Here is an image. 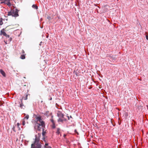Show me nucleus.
Listing matches in <instances>:
<instances>
[{"label": "nucleus", "instance_id": "nucleus-1", "mask_svg": "<svg viewBox=\"0 0 148 148\" xmlns=\"http://www.w3.org/2000/svg\"><path fill=\"white\" fill-rule=\"evenodd\" d=\"M35 119L36 120V121L34 128L38 131H40L41 129L40 126H41L43 128L45 127V123L41 119V117L40 116H36L35 117Z\"/></svg>", "mask_w": 148, "mask_h": 148}, {"label": "nucleus", "instance_id": "nucleus-2", "mask_svg": "<svg viewBox=\"0 0 148 148\" xmlns=\"http://www.w3.org/2000/svg\"><path fill=\"white\" fill-rule=\"evenodd\" d=\"M40 134H38V137L36 136L34 143L31 145V148H41L42 145L40 144V142L39 141L40 137Z\"/></svg>", "mask_w": 148, "mask_h": 148}, {"label": "nucleus", "instance_id": "nucleus-3", "mask_svg": "<svg viewBox=\"0 0 148 148\" xmlns=\"http://www.w3.org/2000/svg\"><path fill=\"white\" fill-rule=\"evenodd\" d=\"M19 10L15 8H13L12 10L8 12V16L12 15L13 16L16 17L18 16V12Z\"/></svg>", "mask_w": 148, "mask_h": 148}, {"label": "nucleus", "instance_id": "nucleus-4", "mask_svg": "<svg viewBox=\"0 0 148 148\" xmlns=\"http://www.w3.org/2000/svg\"><path fill=\"white\" fill-rule=\"evenodd\" d=\"M57 116L59 118L58 120V122H62L66 121V119L64 118V115L62 113L60 112H58L57 113Z\"/></svg>", "mask_w": 148, "mask_h": 148}, {"label": "nucleus", "instance_id": "nucleus-5", "mask_svg": "<svg viewBox=\"0 0 148 148\" xmlns=\"http://www.w3.org/2000/svg\"><path fill=\"white\" fill-rule=\"evenodd\" d=\"M0 35H3L4 36H5L6 37L9 38V36L8 35H7L6 33L2 31V30H1V33H0Z\"/></svg>", "mask_w": 148, "mask_h": 148}, {"label": "nucleus", "instance_id": "nucleus-6", "mask_svg": "<svg viewBox=\"0 0 148 148\" xmlns=\"http://www.w3.org/2000/svg\"><path fill=\"white\" fill-rule=\"evenodd\" d=\"M21 103H20V107L22 109H24L25 108V107L24 106V104H23V100L22 99H21Z\"/></svg>", "mask_w": 148, "mask_h": 148}, {"label": "nucleus", "instance_id": "nucleus-7", "mask_svg": "<svg viewBox=\"0 0 148 148\" xmlns=\"http://www.w3.org/2000/svg\"><path fill=\"white\" fill-rule=\"evenodd\" d=\"M10 0H7L5 2V3L4 4H7L9 6H10L11 5V3L9 1Z\"/></svg>", "mask_w": 148, "mask_h": 148}, {"label": "nucleus", "instance_id": "nucleus-8", "mask_svg": "<svg viewBox=\"0 0 148 148\" xmlns=\"http://www.w3.org/2000/svg\"><path fill=\"white\" fill-rule=\"evenodd\" d=\"M0 72L3 75V76L5 77V73L3 70H2L1 69L0 70Z\"/></svg>", "mask_w": 148, "mask_h": 148}, {"label": "nucleus", "instance_id": "nucleus-9", "mask_svg": "<svg viewBox=\"0 0 148 148\" xmlns=\"http://www.w3.org/2000/svg\"><path fill=\"white\" fill-rule=\"evenodd\" d=\"M32 7L33 8L36 10H37L38 9V6L35 5L34 4L32 5Z\"/></svg>", "mask_w": 148, "mask_h": 148}, {"label": "nucleus", "instance_id": "nucleus-10", "mask_svg": "<svg viewBox=\"0 0 148 148\" xmlns=\"http://www.w3.org/2000/svg\"><path fill=\"white\" fill-rule=\"evenodd\" d=\"M60 129L59 128H58L57 129V131L56 132V133L57 134L59 135L60 133Z\"/></svg>", "mask_w": 148, "mask_h": 148}, {"label": "nucleus", "instance_id": "nucleus-11", "mask_svg": "<svg viewBox=\"0 0 148 148\" xmlns=\"http://www.w3.org/2000/svg\"><path fill=\"white\" fill-rule=\"evenodd\" d=\"M25 56L24 54L21 55L20 56V58L22 59H24L25 58Z\"/></svg>", "mask_w": 148, "mask_h": 148}, {"label": "nucleus", "instance_id": "nucleus-12", "mask_svg": "<svg viewBox=\"0 0 148 148\" xmlns=\"http://www.w3.org/2000/svg\"><path fill=\"white\" fill-rule=\"evenodd\" d=\"M20 124L19 123H17V127H18V130H21V128L19 127V126H20Z\"/></svg>", "mask_w": 148, "mask_h": 148}, {"label": "nucleus", "instance_id": "nucleus-13", "mask_svg": "<svg viewBox=\"0 0 148 148\" xmlns=\"http://www.w3.org/2000/svg\"><path fill=\"white\" fill-rule=\"evenodd\" d=\"M3 24L2 22V18H0V25H2Z\"/></svg>", "mask_w": 148, "mask_h": 148}, {"label": "nucleus", "instance_id": "nucleus-14", "mask_svg": "<svg viewBox=\"0 0 148 148\" xmlns=\"http://www.w3.org/2000/svg\"><path fill=\"white\" fill-rule=\"evenodd\" d=\"M51 117H52V118L50 119V121H51V122H52V123L53 124H54L55 123V122L54 121L53 119L52 118L53 116H52Z\"/></svg>", "mask_w": 148, "mask_h": 148}, {"label": "nucleus", "instance_id": "nucleus-15", "mask_svg": "<svg viewBox=\"0 0 148 148\" xmlns=\"http://www.w3.org/2000/svg\"><path fill=\"white\" fill-rule=\"evenodd\" d=\"M42 130H43V132H42V135H43V136H44L46 133V132H44L43 128L42 129Z\"/></svg>", "mask_w": 148, "mask_h": 148}, {"label": "nucleus", "instance_id": "nucleus-16", "mask_svg": "<svg viewBox=\"0 0 148 148\" xmlns=\"http://www.w3.org/2000/svg\"><path fill=\"white\" fill-rule=\"evenodd\" d=\"M29 115H27L24 118V119H27L29 118Z\"/></svg>", "mask_w": 148, "mask_h": 148}, {"label": "nucleus", "instance_id": "nucleus-17", "mask_svg": "<svg viewBox=\"0 0 148 148\" xmlns=\"http://www.w3.org/2000/svg\"><path fill=\"white\" fill-rule=\"evenodd\" d=\"M4 103L3 101H0V106L3 105V104Z\"/></svg>", "mask_w": 148, "mask_h": 148}, {"label": "nucleus", "instance_id": "nucleus-18", "mask_svg": "<svg viewBox=\"0 0 148 148\" xmlns=\"http://www.w3.org/2000/svg\"><path fill=\"white\" fill-rule=\"evenodd\" d=\"M25 121L24 120H23V122H22V125H25Z\"/></svg>", "mask_w": 148, "mask_h": 148}, {"label": "nucleus", "instance_id": "nucleus-19", "mask_svg": "<svg viewBox=\"0 0 148 148\" xmlns=\"http://www.w3.org/2000/svg\"><path fill=\"white\" fill-rule=\"evenodd\" d=\"M44 148H52L50 146H45Z\"/></svg>", "mask_w": 148, "mask_h": 148}, {"label": "nucleus", "instance_id": "nucleus-20", "mask_svg": "<svg viewBox=\"0 0 148 148\" xmlns=\"http://www.w3.org/2000/svg\"><path fill=\"white\" fill-rule=\"evenodd\" d=\"M52 127L53 128H55V123L54 124H53V126H52Z\"/></svg>", "mask_w": 148, "mask_h": 148}, {"label": "nucleus", "instance_id": "nucleus-21", "mask_svg": "<svg viewBox=\"0 0 148 148\" xmlns=\"http://www.w3.org/2000/svg\"><path fill=\"white\" fill-rule=\"evenodd\" d=\"M27 95H26V97H25L24 98V99L25 100H26L27 99Z\"/></svg>", "mask_w": 148, "mask_h": 148}, {"label": "nucleus", "instance_id": "nucleus-22", "mask_svg": "<svg viewBox=\"0 0 148 148\" xmlns=\"http://www.w3.org/2000/svg\"><path fill=\"white\" fill-rule=\"evenodd\" d=\"M48 143H46L45 144V146H44V147H45V146H48Z\"/></svg>", "mask_w": 148, "mask_h": 148}, {"label": "nucleus", "instance_id": "nucleus-23", "mask_svg": "<svg viewBox=\"0 0 148 148\" xmlns=\"http://www.w3.org/2000/svg\"><path fill=\"white\" fill-rule=\"evenodd\" d=\"M22 52L23 54H24L25 53V51L23 50H22Z\"/></svg>", "mask_w": 148, "mask_h": 148}, {"label": "nucleus", "instance_id": "nucleus-24", "mask_svg": "<svg viewBox=\"0 0 148 148\" xmlns=\"http://www.w3.org/2000/svg\"><path fill=\"white\" fill-rule=\"evenodd\" d=\"M146 38L147 40H148V36L146 35Z\"/></svg>", "mask_w": 148, "mask_h": 148}, {"label": "nucleus", "instance_id": "nucleus-25", "mask_svg": "<svg viewBox=\"0 0 148 148\" xmlns=\"http://www.w3.org/2000/svg\"><path fill=\"white\" fill-rule=\"evenodd\" d=\"M68 119L69 120V117L68 116Z\"/></svg>", "mask_w": 148, "mask_h": 148}, {"label": "nucleus", "instance_id": "nucleus-26", "mask_svg": "<svg viewBox=\"0 0 148 148\" xmlns=\"http://www.w3.org/2000/svg\"><path fill=\"white\" fill-rule=\"evenodd\" d=\"M26 86V85H24V86Z\"/></svg>", "mask_w": 148, "mask_h": 148}, {"label": "nucleus", "instance_id": "nucleus-27", "mask_svg": "<svg viewBox=\"0 0 148 148\" xmlns=\"http://www.w3.org/2000/svg\"><path fill=\"white\" fill-rule=\"evenodd\" d=\"M13 129H14V127H13Z\"/></svg>", "mask_w": 148, "mask_h": 148}, {"label": "nucleus", "instance_id": "nucleus-28", "mask_svg": "<svg viewBox=\"0 0 148 148\" xmlns=\"http://www.w3.org/2000/svg\"><path fill=\"white\" fill-rule=\"evenodd\" d=\"M75 132L76 131V130H75Z\"/></svg>", "mask_w": 148, "mask_h": 148}, {"label": "nucleus", "instance_id": "nucleus-29", "mask_svg": "<svg viewBox=\"0 0 148 148\" xmlns=\"http://www.w3.org/2000/svg\"><path fill=\"white\" fill-rule=\"evenodd\" d=\"M70 118H71V116H70Z\"/></svg>", "mask_w": 148, "mask_h": 148}, {"label": "nucleus", "instance_id": "nucleus-30", "mask_svg": "<svg viewBox=\"0 0 148 148\" xmlns=\"http://www.w3.org/2000/svg\"><path fill=\"white\" fill-rule=\"evenodd\" d=\"M13 130H14V131H14V129H13Z\"/></svg>", "mask_w": 148, "mask_h": 148}]
</instances>
